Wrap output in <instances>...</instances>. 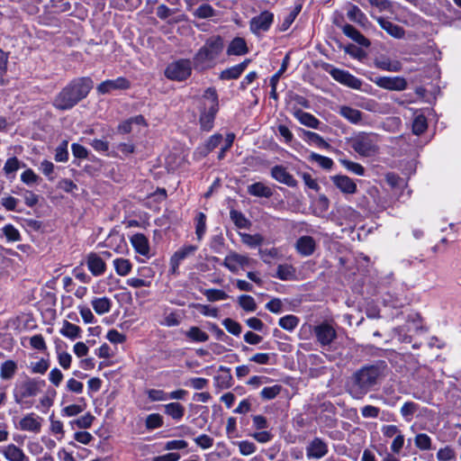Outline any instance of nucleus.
<instances>
[{
	"mask_svg": "<svg viewBox=\"0 0 461 461\" xmlns=\"http://www.w3.org/2000/svg\"><path fill=\"white\" fill-rule=\"evenodd\" d=\"M432 70L434 71L435 69L429 68L428 70L419 71L413 77H410L408 81L405 80V89L413 91L416 95L414 99H410L408 102L421 100L426 97L425 94L427 90L425 89V86L429 83L427 73Z\"/></svg>",
	"mask_w": 461,
	"mask_h": 461,
	"instance_id": "0eeeda50",
	"label": "nucleus"
},
{
	"mask_svg": "<svg viewBox=\"0 0 461 461\" xmlns=\"http://www.w3.org/2000/svg\"><path fill=\"white\" fill-rule=\"evenodd\" d=\"M303 140L310 144H314L319 148L330 149V145L318 133L310 131H303Z\"/></svg>",
	"mask_w": 461,
	"mask_h": 461,
	"instance_id": "72a5a7b5",
	"label": "nucleus"
},
{
	"mask_svg": "<svg viewBox=\"0 0 461 461\" xmlns=\"http://www.w3.org/2000/svg\"><path fill=\"white\" fill-rule=\"evenodd\" d=\"M438 461H452L456 458V453L450 447L440 448L437 453Z\"/></svg>",
	"mask_w": 461,
	"mask_h": 461,
	"instance_id": "0e129e2a",
	"label": "nucleus"
},
{
	"mask_svg": "<svg viewBox=\"0 0 461 461\" xmlns=\"http://www.w3.org/2000/svg\"><path fill=\"white\" fill-rule=\"evenodd\" d=\"M185 407L176 402L164 405L165 413L175 420H180L185 415Z\"/></svg>",
	"mask_w": 461,
	"mask_h": 461,
	"instance_id": "473e14b6",
	"label": "nucleus"
},
{
	"mask_svg": "<svg viewBox=\"0 0 461 461\" xmlns=\"http://www.w3.org/2000/svg\"><path fill=\"white\" fill-rule=\"evenodd\" d=\"M0 453L7 461H30L23 450L14 444H8L0 447Z\"/></svg>",
	"mask_w": 461,
	"mask_h": 461,
	"instance_id": "412c9836",
	"label": "nucleus"
},
{
	"mask_svg": "<svg viewBox=\"0 0 461 461\" xmlns=\"http://www.w3.org/2000/svg\"><path fill=\"white\" fill-rule=\"evenodd\" d=\"M206 231V215L203 212H199L195 217V234L197 240H201Z\"/></svg>",
	"mask_w": 461,
	"mask_h": 461,
	"instance_id": "37998d69",
	"label": "nucleus"
},
{
	"mask_svg": "<svg viewBox=\"0 0 461 461\" xmlns=\"http://www.w3.org/2000/svg\"><path fill=\"white\" fill-rule=\"evenodd\" d=\"M351 147L360 156H374L378 151L377 137L374 134L360 133L351 140Z\"/></svg>",
	"mask_w": 461,
	"mask_h": 461,
	"instance_id": "423d86ee",
	"label": "nucleus"
},
{
	"mask_svg": "<svg viewBox=\"0 0 461 461\" xmlns=\"http://www.w3.org/2000/svg\"><path fill=\"white\" fill-rule=\"evenodd\" d=\"M239 449L241 455L249 456L253 454L257 447L253 442L248 440H242L238 442Z\"/></svg>",
	"mask_w": 461,
	"mask_h": 461,
	"instance_id": "338daca9",
	"label": "nucleus"
},
{
	"mask_svg": "<svg viewBox=\"0 0 461 461\" xmlns=\"http://www.w3.org/2000/svg\"><path fill=\"white\" fill-rule=\"evenodd\" d=\"M334 185L345 194H353L357 193V184L353 179L344 175H337L331 177Z\"/></svg>",
	"mask_w": 461,
	"mask_h": 461,
	"instance_id": "6ab92c4d",
	"label": "nucleus"
},
{
	"mask_svg": "<svg viewBox=\"0 0 461 461\" xmlns=\"http://www.w3.org/2000/svg\"><path fill=\"white\" fill-rule=\"evenodd\" d=\"M348 18L356 23L364 25L367 21L365 14L355 5L349 4L347 9Z\"/></svg>",
	"mask_w": 461,
	"mask_h": 461,
	"instance_id": "c9c22d12",
	"label": "nucleus"
},
{
	"mask_svg": "<svg viewBox=\"0 0 461 461\" xmlns=\"http://www.w3.org/2000/svg\"><path fill=\"white\" fill-rule=\"evenodd\" d=\"M192 73V65L189 59H179L170 63L166 70L165 75L168 79L176 81H183L190 77Z\"/></svg>",
	"mask_w": 461,
	"mask_h": 461,
	"instance_id": "6e6552de",
	"label": "nucleus"
},
{
	"mask_svg": "<svg viewBox=\"0 0 461 461\" xmlns=\"http://www.w3.org/2000/svg\"><path fill=\"white\" fill-rule=\"evenodd\" d=\"M91 305L98 315H103L111 311L113 303L112 300L106 296L94 297L91 301Z\"/></svg>",
	"mask_w": 461,
	"mask_h": 461,
	"instance_id": "c756f323",
	"label": "nucleus"
},
{
	"mask_svg": "<svg viewBox=\"0 0 461 461\" xmlns=\"http://www.w3.org/2000/svg\"><path fill=\"white\" fill-rule=\"evenodd\" d=\"M59 333L71 340L81 338L82 330L79 326L69 322L68 321H63L62 327L59 330Z\"/></svg>",
	"mask_w": 461,
	"mask_h": 461,
	"instance_id": "c85d7f7f",
	"label": "nucleus"
},
{
	"mask_svg": "<svg viewBox=\"0 0 461 461\" xmlns=\"http://www.w3.org/2000/svg\"><path fill=\"white\" fill-rule=\"evenodd\" d=\"M203 294L209 302L222 301L229 298L224 291L219 289H205Z\"/></svg>",
	"mask_w": 461,
	"mask_h": 461,
	"instance_id": "a18cd8bd",
	"label": "nucleus"
},
{
	"mask_svg": "<svg viewBox=\"0 0 461 461\" xmlns=\"http://www.w3.org/2000/svg\"><path fill=\"white\" fill-rule=\"evenodd\" d=\"M145 425L149 430L158 429L163 425V418L158 413H151L147 416Z\"/></svg>",
	"mask_w": 461,
	"mask_h": 461,
	"instance_id": "09e8293b",
	"label": "nucleus"
},
{
	"mask_svg": "<svg viewBox=\"0 0 461 461\" xmlns=\"http://www.w3.org/2000/svg\"><path fill=\"white\" fill-rule=\"evenodd\" d=\"M196 250L197 247L194 245H185L176 250L170 258L171 272L176 274L181 261L193 255Z\"/></svg>",
	"mask_w": 461,
	"mask_h": 461,
	"instance_id": "f3484780",
	"label": "nucleus"
},
{
	"mask_svg": "<svg viewBox=\"0 0 461 461\" xmlns=\"http://www.w3.org/2000/svg\"><path fill=\"white\" fill-rule=\"evenodd\" d=\"M130 242L137 254H140L146 258H149L151 257L149 241L144 234H133L130 238Z\"/></svg>",
	"mask_w": 461,
	"mask_h": 461,
	"instance_id": "2eb2a0df",
	"label": "nucleus"
},
{
	"mask_svg": "<svg viewBox=\"0 0 461 461\" xmlns=\"http://www.w3.org/2000/svg\"><path fill=\"white\" fill-rule=\"evenodd\" d=\"M151 402H165L168 400L167 393L160 389H149L146 391Z\"/></svg>",
	"mask_w": 461,
	"mask_h": 461,
	"instance_id": "052dcab7",
	"label": "nucleus"
},
{
	"mask_svg": "<svg viewBox=\"0 0 461 461\" xmlns=\"http://www.w3.org/2000/svg\"><path fill=\"white\" fill-rule=\"evenodd\" d=\"M194 442L203 449H208L213 445V438L206 434H202L195 438Z\"/></svg>",
	"mask_w": 461,
	"mask_h": 461,
	"instance_id": "774afa93",
	"label": "nucleus"
},
{
	"mask_svg": "<svg viewBox=\"0 0 461 461\" xmlns=\"http://www.w3.org/2000/svg\"><path fill=\"white\" fill-rule=\"evenodd\" d=\"M194 307L204 316L217 318L219 315L218 309L210 305L197 303Z\"/></svg>",
	"mask_w": 461,
	"mask_h": 461,
	"instance_id": "e2e57ef3",
	"label": "nucleus"
},
{
	"mask_svg": "<svg viewBox=\"0 0 461 461\" xmlns=\"http://www.w3.org/2000/svg\"><path fill=\"white\" fill-rule=\"evenodd\" d=\"M214 9L208 4H203L194 10V15L200 19H206L214 15Z\"/></svg>",
	"mask_w": 461,
	"mask_h": 461,
	"instance_id": "4d7b16f0",
	"label": "nucleus"
},
{
	"mask_svg": "<svg viewBox=\"0 0 461 461\" xmlns=\"http://www.w3.org/2000/svg\"><path fill=\"white\" fill-rule=\"evenodd\" d=\"M380 370L375 366H366L355 372L348 383V391L355 399H361L376 384Z\"/></svg>",
	"mask_w": 461,
	"mask_h": 461,
	"instance_id": "f03ea898",
	"label": "nucleus"
},
{
	"mask_svg": "<svg viewBox=\"0 0 461 461\" xmlns=\"http://www.w3.org/2000/svg\"><path fill=\"white\" fill-rule=\"evenodd\" d=\"M339 113L353 124L361 123L363 120V113L350 106L342 105L339 108Z\"/></svg>",
	"mask_w": 461,
	"mask_h": 461,
	"instance_id": "cd10ccee",
	"label": "nucleus"
},
{
	"mask_svg": "<svg viewBox=\"0 0 461 461\" xmlns=\"http://www.w3.org/2000/svg\"><path fill=\"white\" fill-rule=\"evenodd\" d=\"M230 216L231 221L238 228H247L249 226V221L245 218V216L238 211L232 210L230 212Z\"/></svg>",
	"mask_w": 461,
	"mask_h": 461,
	"instance_id": "680f3d73",
	"label": "nucleus"
},
{
	"mask_svg": "<svg viewBox=\"0 0 461 461\" xmlns=\"http://www.w3.org/2000/svg\"><path fill=\"white\" fill-rule=\"evenodd\" d=\"M227 55L242 56L249 52L247 42L243 38L236 37L229 44L227 48Z\"/></svg>",
	"mask_w": 461,
	"mask_h": 461,
	"instance_id": "a878e982",
	"label": "nucleus"
},
{
	"mask_svg": "<svg viewBox=\"0 0 461 461\" xmlns=\"http://www.w3.org/2000/svg\"><path fill=\"white\" fill-rule=\"evenodd\" d=\"M2 232L9 242L21 240L19 230L13 224H6L2 228Z\"/></svg>",
	"mask_w": 461,
	"mask_h": 461,
	"instance_id": "49530a36",
	"label": "nucleus"
},
{
	"mask_svg": "<svg viewBox=\"0 0 461 461\" xmlns=\"http://www.w3.org/2000/svg\"><path fill=\"white\" fill-rule=\"evenodd\" d=\"M428 326L421 314L414 310L405 313V344H411L418 349L426 339Z\"/></svg>",
	"mask_w": 461,
	"mask_h": 461,
	"instance_id": "7ed1b4c3",
	"label": "nucleus"
},
{
	"mask_svg": "<svg viewBox=\"0 0 461 461\" xmlns=\"http://www.w3.org/2000/svg\"><path fill=\"white\" fill-rule=\"evenodd\" d=\"M294 268L287 264L277 267L276 277L280 280H290L294 276Z\"/></svg>",
	"mask_w": 461,
	"mask_h": 461,
	"instance_id": "de8ad7c7",
	"label": "nucleus"
},
{
	"mask_svg": "<svg viewBox=\"0 0 461 461\" xmlns=\"http://www.w3.org/2000/svg\"><path fill=\"white\" fill-rule=\"evenodd\" d=\"M185 336L194 342H205L209 339L208 334L196 326L191 327Z\"/></svg>",
	"mask_w": 461,
	"mask_h": 461,
	"instance_id": "58836bf2",
	"label": "nucleus"
},
{
	"mask_svg": "<svg viewBox=\"0 0 461 461\" xmlns=\"http://www.w3.org/2000/svg\"><path fill=\"white\" fill-rule=\"evenodd\" d=\"M294 117L304 126L312 129L321 130V122L312 114L297 110L294 112Z\"/></svg>",
	"mask_w": 461,
	"mask_h": 461,
	"instance_id": "bb28decb",
	"label": "nucleus"
},
{
	"mask_svg": "<svg viewBox=\"0 0 461 461\" xmlns=\"http://www.w3.org/2000/svg\"><path fill=\"white\" fill-rule=\"evenodd\" d=\"M329 67L330 68H327L326 70L334 80L352 89H360L362 86V82L360 79H358L357 77L351 75L349 72L346 70L332 68L330 66Z\"/></svg>",
	"mask_w": 461,
	"mask_h": 461,
	"instance_id": "9d476101",
	"label": "nucleus"
},
{
	"mask_svg": "<svg viewBox=\"0 0 461 461\" xmlns=\"http://www.w3.org/2000/svg\"><path fill=\"white\" fill-rule=\"evenodd\" d=\"M248 193L253 196L269 198L272 196V189L261 182L248 186Z\"/></svg>",
	"mask_w": 461,
	"mask_h": 461,
	"instance_id": "2f4dec72",
	"label": "nucleus"
},
{
	"mask_svg": "<svg viewBox=\"0 0 461 461\" xmlns=\"http://www.w3.org/2000/svg\"><path fill=\"white\" fill-rule=\"evenodd\" d=\"M43 385V381L35 378H26L16 385L15 402L19 403L25 398L36 396Z\"/></svg>",
	"mask_w": 461,
	"mask_h": 461,
	"instance_id": "1a4fd4ad",
	"label": "nucleus"
},
{
	"mask_svg": "<svg viewBox=\"0 0 461 461\" xmlns=\"http://www.w3.org/2000/svg\"><path fill=\"white\" fill-rule=\"evenodd\" d=\"M273 21L274 14L268 11H264L250 20V30L255 34L267 32L273 23Z\"/></svg>",
	"mask_w": 461,
	"mask_h": 461,
	"instance_id": "ddd939ff",
	"label": "nucleus"
},
{
	"mask_svg": "<svg viewBox=\"0 0 461 461\" xmlns=\"http://www.w3.org/2000/svg\"><path fill=\"white\" fill-rule=\"evenodd\" d=\"M93 86V80L87 77L72 80L54 98V107L61 111L73 108L87 96Z\"/></svg>",
	"mask_w": 461,
	"mask_h": 461,
	"instance_id": "f257e3e1",
	"label": "nucleus"
},
{
	"mask_svg": "<svg viewBox=\"0 0 461 461\" xmlns=\"http://www.w3.org/2000/svg\"><path fill=\"white\" fill-rule=\"evenodd\" d=\"M305 451L308 459H321L329 452L328 442L321 438L315 437L308 442Z\"/></svg>",
	"mask_w": 461,
	"mask_h": 461,
	"instance_id": "9b49d317",
	"label": "nucleus"
},
{
	"mask_svg": "<svg viewBox=\"0 0 461 461\" xmlns=\"http://www.w3.org/2000/svg\"><path fill=\"white\" fill-rule=\"evenodd\" d=\"M415 445L417 447L422 450H427L430 448L431 440L430 438L427 434H418L415 437Z\"/></svg>",
	"mask_w": 461,
	"mask_h": 461,
	"instance_id": "69168bd1",
	"label": "nucleus"
},
{
	"mask_svg": "<svg viewBox=\"0 0 461 461\" xmlns=\"http://www.w3.org/2000/svg\"><path fill=\"white\" fill-rule=\"evenodd\" d=\"M310 159L316 162L320 167L324 169H330L333 166V160L328 157L321 156L317 153H311Z\"/></svg>",
	"mask_w": 461,
	"mask_h": 461,
	"instance_id": "864d4df0",
	"label": "nucleus"
},
{
	"mask_svg": "<svg viewBox=\"0 0 461 461\" xmlns=\"http://www.w3.org/2000/svg\"><path fill=\"white\" fill-rule=\"evenodd\" d=\"M200 125L201 129L209 131L213 127L215 115L218 112V95L213 88H207L200 100Z\"/></svg>",
	"mask_w": 461,
	"mask_h": 461,
	"instance_id": "20e7f679",
	"label": "nucleus"
},
{
	"mask_svg": "<svg viewBox=\"0 0 461 461\" xmlns=\"http://www.w3.org/2000/svg\"><path fill=\"white\" fill-rule=\"evenodd\" d=\"M342 32L347 37L364 47H368L370 45L369 41L350 24L344 25Z\"/></svg>",
	"mask_w": 461,
	"mask_h": 461,
	"instance_id": "7c9ffc66",
	"label": "nucleus"
},
{
	"mask_svg": "<svg viewBox=\"0 0 461 461\" xmlns=\"http://www.w3.org/2000/svg\"><path fill=\"white\" fill-rule=\"evenodd\" d=\"M378 23H379L380 26L384 31H386V32L388 34H390L391 36H393L394 38H401L402 36L403 32H402V28L399 25L393 23V22H391L387 19H384V18H379Z\"/></svg>",
	"mask_w": 461,
	"mask_h": 461,
	"instance_id": "e433bc0d",
	"label": "nucleus"
},
{
	"mask_svg": "<svg viewBox=\"0 0 461 461\" xmlns=\"http://www.w3.org/2000/svg\"><path fill=\"white\" fill-rule=\"evenodd\" d=\"M249 63L250 59H247L238 65L232 66L229 68L222 70L220 74V78L223 80L239 78L240 75L244 72V70L247 68Z\"/></svg>",
	"mask_w": 461,
	"mask_h": 461,
	"instance_id": "393cba45",
	"label": "nucleus"
},
{
	"mask_svg": "<svg viewBox=\"0 0 461 461\" xmlns=\"http://www.w3.org/2000/svg\"><path fill=\"white\" fill-rule=\"evenodd\" d=\"M279 326L288 331L294 330L299 324V319L295 315H285L279 320Z\"/></svg>",
	"mask_w": 461,
	"mask_h": 461,
	"instance_id": "79ce46f5",
	"label": "nucleus"
},
{
	"mask_svg": "<svg viewBox=\"0 0 461 461\" xmlns=\"http://www.w3.org/2000/svg\"><path fill=\"white\" fill-rule=\"evenodd\" d=\"M86 266L94 276H100L106 271V264L103 258L95 252L86 256Z\"/></svg>",
	"mask_w": 461,
	"mask_h": 461,
	"instance_id": "a211bd4d",
	"label": "nucleus"
},
{
	"mask_svg": "<svg viewBox=\"0 0 461 461\" xmlns=\"http://www.w3.org/2000/svg\"><path fill=\"white\" fill-rule=\"evenodd\" d=\"M223 48V39L221 36H211L195 54L194 58V62L201 65H210L220 56Z\"/></svg>",
	"mask_w": 461,
	"mask_h": 461,
	"instance_id": "39448f33",
	"label": "nucleus"
},
{
	"mask_svg": "<svg viewBox=\"0 0 461 461\" xmlns=\"http://www.w3.org/2000/svg\"><path fill=\"white\" fill-rule=\"evenodd\" d=\"M282 391L280 384H275L273 386L264 387L260 392V396L264 400H272L276 398Z\"/></svg>",
	"mask_w": 461,
	"mask_h": 461,
	"instance_id": "8fccbe9b",
	"label": "nucleus"
},
{
	"mask_svg": "<svg viewBox=\"0 0 461 461\" xmlns=\"http://www.w3.org/2000/svg\"><path fill=\"white\" fill-rule=\"evenodd\" d=\"M113 265L115 273L120 276H128L132 269V263L129 259L123 258H115L113 261Z\"/></svg>",
	"mask_w": 461,
	"mask_h": 461,
	"instance_id": "f704fd0d",
	"label": "nucleus"
},
{
	"mask_svg": "<svg viewBox=\"0 0 461 461\" xmlns=\"http://www.w3.org/2000/svg\"><path fill=\"white\" fill-rule=\"evenodd\" d=\"M271 176L276 181L288 186L294 187L297 185V181L294 178V176L281 166L274 167L271 170Z\"/></svg>",
	"mask_w": 461,
	"mask_h": 461,
	"instance_id": "5701e85b",
	"label": "nucleus"
},
{
	"mask_svg": "<svg viewBox=\"0 0 461 461\" xmlns=\"http://www.w3.org/2000/svg\"><path fill=\"white\" fill-rule=\"evenodd\" d=\"M317 340L322 345H330L336 338L335 330L327 323H321L314 328Z\"/></svg>",
	"mask_w": 461,
	"mask_h": 461,
	"instance_id": "aec40b11",
	"label": "nucleus"
},
{
	"mask_svg": "<svg viewBox=\"0 0 461 461\" xmlns=\"http://www.w3.org/2000/svg\"><path fill=\"white\" fill-rule=\"evenodd\" d=\"M238 303L240 306L246 312H255L257 309V303L255 299L247 294L239 296Z\"/></svg>",
	"mask_w": 461,
	"mask_h": 461,
	"instance_id": "c03bdc74",
	"label": "nucleus"
},
{
	"mask_svg": "<svg viewBox=\"0 0 461 461\" xmlns=\"http://www.w3.org/2000/svg\"><path fill=\"white\" fill-rule=\"evenodd\" d=\"M339 162L341 165L346 167L348 171L357 175V176H364L365 175V168L362 165L357 162H353L348 159H340Z\"/></svg>",
	"mask_w": 461,
	"mask_h": 461,
	"instance_id": "5fc2aeb1",
	"label": "nucleus"
},
{
	"mask_svg": "<svg viewBox=\"0 0 461 461\" xmlns=\"http://www.w3.org/2000/svg\"><path fill=\"white\" fill-rule=\"evenodd\" d=\"M17 428L23 431L39 433L41 429V419L33 412L28 413L21 419Z\"/></svg>",
	"mask_w": 461,
	"mask_h": 461,
	"instance_id": "dca6fc26",
	"label": "nucleus"
},
{
	"mask_svg": "<svg viewBox=\"0 0 461 461\" xmlns=\"http://www.w3.org/2000/svg\"><path fill=\"white\" fill-rule=\"evenodd\" d=\"M20 164L21 163L17 158H10L6 160L3 170L6 176L14 177V173L20 168Z\"/></svg>",
	"mask_w": 461,
	"mask_h": 461,
	"instance_id": "3c124183",
	"label": "nucleus"
},
{
	"mask_svg": "<svg viewBox=\"0 0 461 461\" xmlns=\"http://www.w3.org/2000/svg\"><path fill=\"white\" fill-rule=\"evenodd\" d=\"M222 325L228 330V332L234 336H240L242 331L241 325L230 318L224 319L222 321Z\"/></svg>",
	"mask_w": 461,
	"mask_h": 461,
	"instance_id": "603ef678",
	"label": "nucleus"
},
{
	"mask_svg": "<svg viewBox=\"0 0 461 461\" xmlns=\"http://www.w3.org/2000/svg\"><path fill=\"white\" fill-rule=\"evenodd\" d=\"M380 68L389 71H398L402 68V64L398 60H390L389 59H383L376 61Z\"/></svg>",
	"mask_w": 461,
	"mask_h": 461,
	"instance_id": "6e6d98bb",
	"label": "nucleus"
},
{
	"mask_svg": "<svg viewBox=\"0 0 461 461\" xmlns=\"http://www.w3.org/2000/svg\"><path fill=\"white\" fill-rule=\"evenodd\" d=\"M251 259L246 256L230 251L224 258L222 265L231 273H238L240 268L249 266Z\"/></svg>",
	"mask_w": 461,
	"mask_h": 461,
	"instance_id": "f8f14e48",
	"label": "nucleus"
},
{
	"mask_svg": "<svg viewBox=\"0 0 461 461\" xmlns=\"http://www.w3.org/2000/svg\"><path fill=\"white\" fill-rule=\"evenodd\" d=\"M241 241L249 248H256L263 244L264 237L260 234L240 233Z\"/></svg>",
	"mask_w": 461,
	"mask_h": 461,
	"instance_id": "ea45409f",
	"label": "nucleus"
},
{
	"mask_svg": "<svg viewBox=\"0 0 461 461\" xmlns=\"http://www.w3.org/2000/svg\"><path fill=\"white\" fill-rule=\"evenodd\" d=\"M94 420L95 416L87 412L85 415L81 416L80 418L72 421L71 424H75L79 429H88L92 426Z\"/></svg>",
	"mask_w": 461,
	"mask_h": 461,
	"instance_id": "bf43d9fd",
	"label": "nucleus"
},
{
	"mask_svg": "<svg viewBox=\"0 0 461 461\" xmlns=\"http://www.w3.org/2000/svg\"><path fill=\"white\" fill-rule=\"evenodd\" d=\"M131 86L130 81L124 77H119L116 79L105 80L99 84L96 91L100 95L108 94L113 90H124Z\"/></svg>",
	"mask_w": 461,
	"mask_h": 461,
	"instance_id": "4468645a",
	"label": "nucleus"
},
{
	"mask_svg": "<svg viewBox=\"0 0 461 461\" xmlns=\"http://www.w3.org/2000/svg\"><path fill=\"white\" fill-rule=\"evenodd\" d=\"M68 140H63L55 150V160L58 162H66L68 159Z\"/></svg>",
	"mask_w": 461,
	"mask_h": 461,
	"instance_id": "13d9d810",
	"label": "nucleus"
},
{
	"mask_svg": "<svg viewBox=\"0 0 461 461\" xmlns=\"http://www.w3.org/2000/svg\"><path fill=\"white\" fill-rule=\"evenodd\" d=\"M316 245V241L312 237L302 236L297 240L295 248L300 255L308 257L313 254Z\"/></svg>",
	"mask_w": 461,
	"mask_h": 461,
	"instance_id": "4be33fe9",
	"label": "nucleus"
},
{
	"mask_svg": "<svg viewBox=\"0 0 461 461\" xmlns=\"http://www.w3.org/2000/svg\"><path fill=\"white\" fill-rule=\"evenodd\" d=\"M375 83L378 86L388 90L403 89V78L400 77H378L375 79Z\"/></svg>",
	"mask_w": 461,
	"mask_h": 461,
	"instance_id": "b1692460",
	"label": "nucleus"
},
{
	"mask_svg": "<svg viewBox=\"0 0 461 461\" xmlns=\"http://www.w3.org/2000/svg\"><path fill=\"white\" fill-rule=\"evenodd\" d=\"M17 370V365L14 360H6L0 366V377L4 380L11 379Z\"/></svg>",
	"mask_w": 461,
	"mask_h": 461,
	"instance_id": "4c0bfd02",
	"label": "nucleus"
},
{
	"mask_svg": "<svg viewBox=\"0 0 461 461\" xmlns=\"http://www.w3.org/2000/svg\"><path fill=\"white\" fill-rule=\"evenodd\" d=\"M428 128L427 119L423 114L415 116L412 122L411 129L415 135L423 133Z\"/></svg>",
	"mask_w": 461,
	"mask_h": 461,
	"instance_id": "a19ab883",
	"label": "nucleus"
}]
</instances>
